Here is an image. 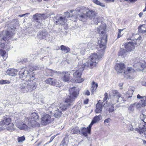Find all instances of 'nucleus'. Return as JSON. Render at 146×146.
<instances>
[{
    "label": "nucleus",
    "instance_id": "42",
    "mask_svg": "<svg viewBox=\"0 0 146 146\" xmlns=\"http://www.w3.org/2000/svg\"><path fill=\"white\" fill-rule=\"evenodd\" d=\"M10 83V82L7 80H1L0 81V84H5Z\"/></svg>",
    "mask_w": 146,
    "mask_h": 146
},
{
    "label": "nucleus",
    "instance_id": "26",
    "mask_svg": "<svg viewBox=\"0 0 146 146\" xmlns=\"http://www.w3.org/2000/svg\"><path fill=\"white\" fill-rule=\"evenodd\" d=\"M24 81V82L20 84L19 88L21 92L24 93H25L27 92V82H26L25 83V80Z\"/></svg>",
    "mask_w": 146,
    "mask_h": 146
},
{
    "label": "nucleus",
    "instance_id": "47",
    "mask_svg": "<svg viewBox=\"0 0 146 146\" xmlns=\"http://www.w3.org/2000/svg\"><path fill=\"white\" fill-rule=\"evenodd\" d=\"M12 46H11L9 44L6 43L5 45V49H6L7 50H9V49H11L12 48Z\"/></svg>",
    "mask_w": 146,
    "mask_h": 146
},
{
    "label": "nucleus",
    "instance_id": "55",
    "mask_svg": "<svg viewBox=\"0 0 146 146\" xmlns=\"http://www.w3.org/2000/svg\"><path fill=\"white\" fill-rule=\"evenodd\" d=\"M88 101L89 100L88 99H86L84 101V103L85 104H87L88 103Z\"/></svg>",
    "mask_w": 146,
    "mask_h": 146
},
{
    "label": "nucleus",
    "instance_id": "63",
    "mask_svg": "<svg viewBox=\"0 0 146 146\" xmlns=\"http://www.w3.org/2000/svg\"><path fill=\"white\" fill-rule=\"evenodd\" d=\"M49 71H50V72H51V74H53L55 72L54 71H53L52 70H49Z\"/></svg>",
    "mask_w": 146,
    "mask_h": 146
},
{
    "label": "nucleus",
    "instance_id": "8",
    "mask_svg": "<svg viewBox=\"0 0 146 146\" xmlns=\"http://www.w3.org/2000/svg\"><path fill=\"white\" fill-rule=\"evenodd\" d=\"M134 60V64L133 65L134 67L142 71H146V64L145 61L140 58H135Z\"/></svg>",
    "mask_w": 146,
    "mask_h": 146
},
{
    "label": "nucleus",
    "instance_id": "24",
    "mask_svg": "<svg viewBox=\"0 0 146 146\" xmlns=\"http://www.w3.org/2000/svg\"><path fill=\"white\" fill-rule=\"evenodd\" d=\"M18 72V69L17 70L15 69L10 68L7 70L6 73L7 75L13 76H16Z\"/></svg>",
    "mask_w": 146,
    "mask_h": 146
},
{
    "label": "nucleus",
    "instance_id": "6",
    "mask_svg": "<svg viewBox=\"0 0 146 146\" xmlns=\"http://www.w3.org/2000/svg\"><path fill=\"white\" fill-rule=\"evenodd\" d=\"M39 116L37 113L33 112L32 113L29 117L25 118L26 121H28V124L33 127H38L40 124L37 122L38 120Z\"/></svg>",
    "mask_w": 146,
    "mask_h": 146
},
{
    "label": "nucleus",
    "instance_id": "14",
    "mask_svg": "<svg viewBox=\"0 0 146 146\" xmlns=\"http://www.w3.org/2000/svg\"><path fill=\"white\" fill-rule=\"evenodd\" d=\"M16 125L20 129L25 130L26 131H29L30 128L25 124L22 122H18V121H16Z\"/></svg>",
    "mask_w": 146,
    "mask_h": 146
},
{
    "label": "nucleus",
    "instance_id": "50",
    "mask_svg": "<svg viewBox=\"0 0 146 146\" xmlns=\"http://www.w3.org/2000/svg\"><path fill=\"white\" fill-rule=\"evenodd\" d=\"M123 30V29L119 30L118 33V36H117L118 38H120V37H121V33Z\"/></svg>",
    "mask_w": 146,
    "mask_h": 146
},
{
    "label": "nucleus",
    "instance_id": "46",
    "mask_svg": "<svg viewBox=\"0 0 146 146\" xmlns=\"http://www.w3.org/2000/svg\"><path fill=\"white\" fill-rule=\"evenodd\" d=\"M137 98L138 99H141V100H146V96H141L139 94H138L137 95Z\"/></svg>",
    "mask_w": 146,
    "mask_h": 146
},
{
    "label": "nucleus",
    "instance_id": "62",
    "mask_svg": "<svg viewBox=\"0 0 146 146\" xmlns=\"http://www.w3.org/2000/svg\"><path fill=\"white\" fill-rule=\"evenodd\" d=\"M142 85L143 86H146V82H143L142 83Z\"/></svg>",
    "mask_w": 146,
    "mask_h": 146
},
{
    "label": "nucleus",
    "instance_id": "15",
    "mask_svg": "<svg viewBox=\"0 0 146 146\" xmlns=\"http://www.w3.org/2000/svg\"><path fill=\"white\" fill-rule=\"evenodd\" d=\"M54 21L58 24L64 25L67 22V20L65 17L56 16L54 19Z\"/></svg>",
    "mask_w": 146,
    "mask_h": 146
},
{
    "label": "nucleus",
    "instance_id": "29",
    "mask_svg": "<svg viewBox=\"0 0 146 146\" xmlns=\"http://www.w3.org/2000/svg\"><path fill=\"white\" fill-rule=\"evenodd\" d=\"M46 83L50 84L52 86H54L56 84L57 81L56 79L51 78H49L46 80Z\"/></svg>",
    "mask_w": 146,
    "mask_h": 146
},
{
    "label": "nucleus",
    "instance_id": "31",
    "mask_svg": "<svg viewBox=\"0 0 146 146\" xmlns=\"http://www.w3.org/2000/svg\"><path fill=\"white\" fill-rule=\"evenodd\" d=\"M117 91H115V94L113 95L111 100V104L114 105L115 104L118 102L117 96H119V95H117Z\"/></svg>",
    "mask_w": 146,
    "mask_h": 146
},
{
    "label": "nucleus",
    "instance_id": "32",
    "mask_svg": "<svg viewBox=\"0 0 146 146\" xmlns=\"http://www.w3.org/2000/svg\"><path fill=\"white\" fill-rule=\"evenodd\" d=\"M98 87V85L97 83H96L94 81L92 82V87L91 89V91L92 94H94Z\"/></svg>",
    "mask_w": 146,
    "mask_h": 146
},
{
    "label": "nucleus",
    "instance_id": "58",
    "mask_svg": "<svg viewBox=\"0 0 146 146\" xmlns=\"http://www.w3.org/2000/svg\"><path fill=\"white\" fill-rule=\"evenodd\" d=\"M143 13L142 12H141L139 14V17H142V15H143Z\"/></svg>",
    "mask_w": 146,
    "mask_h": 146
},
{
    "label": "nucleus",
    "instance_id": "2",
    "mask_svg": "<svg viewBox=\"0 0 146 146\" xmlns=\"http://www.w3.org/2000/svg\"><path fill=\"white\" fill-rule=\"evenodd\" d=\"M14 31L13 29H11V31H3L0 34V39L1 42L0 43V48H3L5 49V45L4 42L7 40L8 41L14 35ZM0 52L1 55L3 57V59L5 60L7 58V54L5 51L0 48Z\"/></svg>",
    "mask_w": 146,
    "mask_h": 146
},
{
    "label": "nucleus",
    "instance_id": "52",
    "mask_svg": "<svg viewBox=\"0 0 146 146\" xmlns=\"http://www.w3.org/2000/svg\"><path fill=\"white\" fill-rule=\"evenodd\" d=\"M85 95L87 96H89L90 95V92L88 90H87L85 92Z\"/></svg>",
    "mask_w": 146,
    "mask_h": 146
},
{
    "label": "nucleus",
    "instance_id": "9",
    "mask_svg": "<svg viewBox=\"0 0 146 146\" xmlns=\"http://www.w3.org/2000/svg\"><path fill=\"white\" fill-rule=\"evenodd\" d=\"M107 36L104 35L101 38L100 40L98 41V44L99 46V51L100 52H103L106 49V44L107 42Z\"/></svg>",
    "mask_w": 146,
    "mask_h": 146
},
{
    "label": "nucleus",
    "instance_id": "34",
    "mask_svg": "<svg viewBox=\"0 0 146 146\" xmlns=\"http://www.w3.org/2000/svg\"><path fill=\"white\" fill-rule=\"evenodd\" d=\"M139 32V33H146V25H143L138 28Z\"/></svg>",
    "mask_w": 146,
    "mask_h": 146
},
{
    "label": "nucleus",
    "instance_id": "53",
    "mask_svg": "<svg viewBox=\"0 0 146 146\" xmlns=\"http://www.w3.org/2000/svg\"><path fill=\"white\" fill-rule=\"evenodd\" d=\"M29 14V13H26V14H23V15H19V16L20 17H23L24 16H26V15H28Z\"/></svg>",
    "mask_w": 146,
    "mask_h": 146
},
{
    "label": "nucleus",
    "instance_id": "35",
    "mask_svg": "<svg viewBox=\"0 0 146 146\" xmlns=\"http://www.w3.org/2000/svg\"><path fill=\"white\" fill-rule=\"evenodd\" d=\"M127 54V51L123 48H121L118 53L119 56L123 57L125 56Z\"/></svg>",
    "mask_w": 146,
    "mask_h": 146
},
{
    "label": "nucleus",
    "instance_id": "21",
    "mask_svg": "<svg viewBox=\"0 0 146 146\" xmlns=\"http://www.w3.org/2000/svg\"><path fill=\"white\" fill-rule=\"evenodd\" d=\"M142 127L141 126V127L139 128H136L134 129L138 131L140 134H142L144 133L145 134L146 133L145 132L146 131V124L143 123V124L142 125Z\"/></svg>",
    "mask_w": 146,
    "mask_h": 146
},
{
    "label": "nucleus",
    "instance_id": "30",
    "mask_svg": "<svg viewBox=\"0 0 146 146\" xmlns=\"http://www.w3.org/2000/svg\"><path fill=\"white\" fill-rule=\"evenodd\" d=\"M135 103L136 107L138 109L142 107H144L145 106L146 104V100H141L138 103Z\"/></svg>",
    "mask_w": 146,
    "mask_h": 146
},
{
    "label": "nucleus",
    "instance_id": "49",
    "mask_svg": "<svg viewBox=\"0 0 146 146\" xmlns=\"http://www.w3.org/2000/svg\"><path fill=\"white\" fill-rule=\"evenodd\" d=\"M111 121V119L108 118L104 120V124H106L107 123H110V121Z\"/></svg>",
    "mask_w": 146,
    "mask_h": 146
},
{
    "label": "nucleus",
    "instance_id": "39",
    "mask_svg": "<svg viewBox=\"0 0 146 146\" xmlns=\"http://www.w3.org/2000/svg\"><path fill=\"white\" fill-rule=\"evenodd\" d=\"M61 49L64 51L66 53H67L70 51V49L68 47H66L64 45H62L60 46Z\"/></svg>",
    "mask_w": 146,
    "mask_h": 146
},
{
    "label": "nucleus",
    "instance_id": "45",
    "mask_svg": "<svg viewBox=\"0 0 146 146\" xmlns=\"http://www.w3.org/2000/svg\"><path fill=\"white\" fill-rule=\"evenodd\" d=\"M25 140V137L24 136L21 137H19L18 138V140L19 142H22Z\"/></svg>",
    "mask_w": 146,
    "mask_h": 146
},
{
    "label": "nucleus",
    "instance_id": "22",
    "mask_svg": "<svg viewBox=\"0 0 146 146\" xmlns=\"http://www.w3.org/2000/svg\"><path fill=\"white\" fill-rule=\"evenodd\" d=\"M102 118V116L100 115H96L93 118L91 122L89 125V129L91 127L92 125L94 124L98 123L99 121L101 120Z\"/></svg>",
    "mask_w": 146,
    "mask_h": 146
},
{
    "label": "nucleus",
    "instance_id": "59",
    "mask_svg": "<svg viewBox=\"0 0 146 146\" xmlns=\"http://www.w3.org/2000/svg\"><path fill=\"white\" fill-rule=\"evenodd\" d=\"M129 1L131 3H134L137 0H129Z\"/></svg>",
    "mask_w": 146,
    "mask_h": 146
},
{
    "label": "nucleus",
    "instance_id": "17",
    "mask_svg": "<svg viewBox=\"0 0 146 146\" xmlns=\"http://www.w3.org/2000/svg\"><path fill=\"white\" fill-rule=\"evenodd\" d=\"M125 66L122 62H119L116 64L115 66V69L118 73H121L124 71Z\"/></svg>",
    "mask_w": 146,
    "mask_h": 146
},
{
    "label": "nucleus",
    "instance_id": "27",
    "mask_svg": "<svg viewBox=\"0 0 146 146\" xmlns=\"http://www.w3.org/2000/svg\"><path fill=\"white\" fill-rule=\"evenodd\" d=\"M48 33L45 30L40 32L38 33V35L40 38L46 39L48 36Z\"/></svg>",
    "mask_w": 146,
    "mask_h": 146
},
{
    "label": "nucleus",
    "instance_id": "33",
    "mask_svg": "<svg viewBox=\"0 0 146 146\" xmlns=\"http://www.w3.org/2000/svg\"><path fill=\"white\" fill-rule=\"evenodd\" d=\"M134 38H133L131 39V40H136V42H135V44H139L140 41L141 39V37L138 35H135V36Z\"/></svg>",
    "mask_w": 146,
    "mask_h": 146
},
{
    "label": "nucleus",
    "instance_id": "64",
    "mask_svg": "<svg viewBox=\"0 0 146 146\" xmlns=\"http://www.w3.org/2000/svg\"><path fill=\"white\" fill-rule=\"evenodd\" d=\"M146 5H145V8L143 10V12H145V11H146Z\"/></svg>",
    "mask_w": 146,
    "mask_h": 146
},
{
    "label": "nucleus",
    "instance_id": "1",
    "mask_svg": "<svg viewBox=\"0 0 146 146\" xmlns=\"http://www.w3.org/2000/svg\"><path fill=\"white\" fill-rule=\"evenodd\" d=\"M70 95L65 100V104H61L60 107H55L54 104L47 105L46 106V110H49L51 113L53 110L54 116L56 118L59 117L61 114V111L66 110L67 106L72 105L79 94V90L75 88H72L69 90Z\"/></svg>",
    "mask_w": 146,
    "mask_h": 146
},
{
    "label": "nucleus",
    "instance_id": "60",
    "mask_svg": "<svg viewBox=\"0 0 146 146\" xmlns=\"http://www.w3.org/2000/svg\"><path fill=\"white\" fill-rule=\"evenodd\" d=\"M142 121L144 123H145L146 124V118L144 119H143Z\"/></svg>",
    "mask_w": 146,
    "mask_h": 146
},
{
    "label": "nucleus",
    "instance_id": "41",
    "mask_svg": "<svg viewBox=\"0 0 146 146\" xmlns=\"http://www.w3.org/2000/svg\"><path fill=\"white\" fill-rule=\"evenodd\" d=\"M104 28L102 27V26H100V27L98 28V31L99 33H100V32H101V34L103 35L104 33Z\"/></svg>",
    "mask_w": 146,
    "mask_h": 146
},
{
    "label": "nucleus",
    "instance_id": "40",
    "mask_svg": "<svg viewBox=\"0 0 146 146\" xmlns=\"http://www.w3.org/2000/svg\"><path fill=\"white\" fill-rule=\"evenodd\" d=\"M92 1L94 3L98 5H100L102 7L105 6V5L103 3H101L100 1L98 0H92Z\"/></svg>",
    "mask_w": 146,
    "mask_h": 146
},
{
    "label": "nucleus",
    "instance_id": "5",
    "mask_svg": "<svg viewBox=\"0 0 146 146\" xmlns=\"http://www.w3.org/2000/svg\"><path fill=\"white\" fill-rule=\"evenodd\" d=\"M76 10L78 12H86L87 17L91 19H94L95 21H97V22H99V17L96 15V12L92 10H89L84 7H80L77 8Z\"/></svg>",
    "mask_w": 146,
    "mask_h": 146
},
{
    "label": "nucleus",
    "instance_id": "13",
    "mask_svg": "<svg viewBox=\"0 0 146 146\" xmlns=\"http://www.w3.org/2000/svg\"><path fill=\"white\" fill-rule=\"evenodd\" d=\"M43 16L42 15L40 14H36L35 15H33V18L34 20L36 21V27L38 28H40L42 27L41 26V23L40 21L38 22V20H40L42 19Z\"/></svg>",
    "mask_w": 146,
    "mask_h": 146
},
{
    "label": "nucleus",
    "instance_id": "37",
    "mask_svg": "<svg viewBox=\"0 0 146 146\" xmlns=\"http://www.w3.org/2000/svg\"><path fill=\"white\" fill-rule=\"evenodd\" d=\"M117 95H119V96H117L118 102H119L121 103H123L125 101L124 98L121 96V95L117 92Z\"/></svg>",
    "mask_w": 146,
    "mask_h": 146
},
{
    "label": "nucleus",
    "instance_id": "43",
    "mask_svg": "<svg viewBox=\"0 0 146 146\" xmlns=\"http://www.w3.org/2000/svg\"><path fill=\"white\" fill-rule=\"evenodd\" d=\"M79 132L78 128L77 127L74 128L71 130V132L73 134H77Z\"/></svg>",
    "mask_w": 146,
    "mask_h": 146
},
{
    "label": "nucleus",
    "instance_id": "44",
    "mask_svg": "<svg viewBox=\"0 0 146 146\" xmlns=\"http://www.w3.org/2000/svg\"><path fill=\"white\" fill-rule=\"evenodd\" d=\"M104 97L103 99V103H104L106 102V103H107L108 100V94L107 93H105L104 94Z\"/></svg>",
    "mask_w": 146,
    "mask_h": 146
},
{
    "label": "nucleus",
    "instance_id": "54",
    "mask_svg": "<svg viewBox=\"0 0 146 146\" xmlns=\"http://www.w3.org/2000/svg\"><path fill=\"white\" fill-rule=\"evenodd\" d=\"M129 128L130 130L133 131L134 129L133 128L132 125H130L129 126Z\"/></svg>",
    "mask_w": 146,
    "mask_h": 146
},
{
    "label": "nucleus",
    "instance_id": "25",
    "mask_svg": "<svg viewBox=\"0 0 146 146\" xmlns=\"http://www.w3.org/2000/svg\"><path fill=\"white\" fill-rule=\"evenodd\" d=\"M62 80L64 82L69 81L70 79V74L67 72H63L62 73Z\"/></svg>",
    "mask_w": 146,
    "mask_h": 146
},
{
    "label": "nucleus",
    "instance_id": "51",
    "mask_svg": "<svg viewBox=\"0 0 146 146\" xmlns=\"http://www.w3.org/2000/svg\"><path fill=\"white\" fill-rule=\"evenodd\" d=\"M141 119L142 121V119H146V115L143 114H142V115H141Z\"/></svg>",
    "mask_w": 146,
    "mask_h": 146
},
{
    "label": "nucleus",
    "instance_id": "7",
    "mask_svg": "<svg viewBox=\"0 0 146 146\" xmlns=\"http://www.w3.org/2000/svg\"><path fill=\"white\" fill-rule=\"evenodd\" d=\"M89 59L90 62H85L86 60L84 59L82 60V63L86 66L94 67L98 62L99 58L96 54H93L90 56Z\"/></svg>",
    "mask_w": 146,
    "mask_h": 146
},
{
    "label": "nucleus",
    "instance_id": "20",
    "mask_svg": "<svg viewBox=\"0 0 146 146\" xmlns=\"http://www.w3.org/2000/svg\"><path fill=\"white\" fill-rule=\"evenodd\" d=\"M91 44L88 43V44H82L81 46V51L80 53L81 54L83 55L84 54V52L86 50L88 51L89 49L90 48H91Z\"/></svg>",
    "mask_w": 146,
    "mask_h": 146
},
{
    "label": "nucleus",
    "instance_id": "19",
    "mask_svg": "<svg viewBox=\"0 0 146 146\" xmlns=\"http://www.w3.org/2000/svg\"><path fill=\"white\" fill-rule=\"evenodd\" d=\"M11 119L8 116L5 117L0 122V125L4 127L11 123Z\"/></svg>",
    "mask_w": 146,
    "mask_h": 146
},
{
    "label": "nucleus",
    "instance_id": "12",
    "mask_svg": "<svg viewBox=\"0 0 146 146\" xmlns=\"http://www.w3.org/2000/svg\"><path fill=\"white\" fill-rule=\"evenodd\" d=\"M51 116L48 114L44 115L41 118V122L42 125H46L51 122Z\"/></svg>",
    "mask_w": 146,
    "mask_h": 146
},
{
    "label": "nucleus",
    "instance_id": "18",
    "mask_svg": "<svg viewBox=\"0 0 146 146\" xmlns=\"http://www.w3.org/2000/svg\"><path fill=\"white\" fill-rule=\"evenodd\" d=\"M103 107V103L101 100H99L96 105V108L95 110V112L96 113H101Z\"/></svg>",
    "mask_w": 146,
    "mask_h": 146
},
{
    "label": "nucleus",
    "instance_id": "16",
    "mask_svg": "<svg viewBox=\"0 0 146 146\" xmlns=\"http://www.w3.org/2000/svg\"><path fill=\"white\" fill-rule=\"evenodd\" d=\"M30 80L28 83H27V91H28L30 92H31L33 90L36 89V85L35 82L34 81H31Z\"/></svg>",
    "mask_w": 146,
    "mask_h": 146
},
{
    "label": "nucleus",
    "instance_id": "38",
    "mask_svg": "<svg viewBox=\"0 0 146 146\" xmlns=\"http://www.w3.org/2000/svg\"><path fill=\"white\" fill-rule=\"evenodd\" d=\"M13 126L14 125L13 124L11 123L8 125H6V126H4L3 127L5 128H6L7 130H11L13 129Z\"/></svg>",
    "mask_w": 146,
    "mask_h": 146
},
{
    "label": "nucleus",
    "instance_id": "56",
    "mask_svg": "<svg viewBox=\"0 0 146 146\" xmlns=\"http://www.w3.org/2000/svg\"><path fill=\"white\" fill-rule=\"evenodd\" d=\"M130 92H131V94L129 95V96L127 97V98H129L131 97L132 96V91H128V92H129V93H130Z\"/></svg>",
    "mask_w": 146,
    "mask_h": 146
},
{
    "label": "nucleus",
    "instance_id": "3",
    "mask_svg": "<svg viewBox=\"0 0 146 146\" xmlns=\"http://www.w3.org/2000/svg\"><path fill=\"white\" fill-rule=\"evenodd\" d=\"M18 71L19 78L22 80L28 82L35 78L33 72L26 68L19 69Z\"/></svg>",
    "mask_w": 146,
    "mask_h": 146
},
{
    "label": "nucleus",
    "instance_id": "48",
    "mask_svg": "<svg viewBox=\"0 0 146 146\" xmlns=\"http://www.w3.org/2000/svg\"><path fill=\"white\" fill-rule=\"evenodd\" d=\"M110 105H111V106L109 108L108 111L109 112H112L114 110L113 107L114 105L111 104Z\"/></svg>",
    "mask_w": 146,
    "mask_h": 146
},
{
    "label": "nucleus",
    "instance_id": "10",
    "mask_svg": "<svg viewBox=\"0 0 146 146\" xmlns=\"http://www.w3.org/2000/svg\"><path fill=\"white\" fill-rule=\"evenodd\" d=\"M134 70L131 67H128L124 71V76L126 78L132 79L134 78L133 73Z\"/></svg>",
    "mask_w": 146,
    "mask_h": 146
},
{
    "label": "nucleus",
    "instance_id": "36",
    "mask_svg": "<svg viewBox=\"0 0 146 146\" xmlns=\"http://www.w3.org/2000/svg\"><path fill=\"white\" fill-rule=\"evenodd\" d=\"M136 103L131 104L128 107V110L130 113H133L134 110Z\"/></svg>",
    "mask_w": 146,
    "mask_h": 146
},
{
    "label": "nucleus",
    "instance_id": "4",
    "mask_svg": "<svg viewBox=\"0 0 146 146\" xmlns=\"http://www.w3.org/2000/svg\"><path fill=\"white\" fill-rule=\"evenodd\" d=\"M79 64L78 69L72 70L71 72V73L73 74L74 76L76 78L75 80L74 81L75 83H80L84 80V79L81 78L80 77L82 72L84 70V68L86 66L82 63ZM72 81H74L73 80Z\"/></svg>",
    "mask_w": 146,
    "mask_h": 146
},
{
    "label": "nucleus",
    "instance_id": "57",
    "mask_svg": "<svg viewBox=\"0 0 146 146\" xmlns=\"http://www.w3.org/2000/svg\"><path fill=\"white\" fill-rule=\"evenodd\" d=\"M44 103V102L42 100H39L38 101V103L39 104H41Z\"/></svg>",
    "mask_w": 146,
    "mask_h": 146
},
{
    "label": "nucleus",
    "instance_id": "28",
    "mask_svg": "<svg viewBox=\"0 0 146 146\" xmlns=\"http://www.w3.org/2000/svg\"><path fill=\"white\" fill-rule=\"evenodd\" d=\"M89 128V125L87 128L84 127L81 128V132L84 136L86 137L87 136V133L89 134L90 133L91 127L90 129Z\"/></svg>",
    "mask_w": 146,
    "mask_h": 146
},
{
    "label": "nucleus",
    "instance_id": "61",
    "mask_svg": "<svg viewBox=\"0 0 146 146\" xmlns=\"http://www.w3.org/2000/svg\"><path fill=\"white\" fill-rule=\"evenodd\" d=\"M54 137H51L50 139V142H51L52 140H53V139L54 138Z\"/></svg>",
    "mask_w": 146,
    "mask_h": 146
},
{
    "label": "nucleus",
    "instance_id": "23",
    "mask_svg": "<svg viewBox=\"0 0 146 146\" xmlns=\"http://www.w3.org/2000/svg\"><path fill=\"white\" fill-rule=\"evenodd\" d=\"M133 42H131L125 44V47L127 52H130L134 49V46L133 45Z\"/></svg>",
    "mask_w": 146,
    "mask_h": 146
},
{
    "label": "nucleus",
    "instance_id": "11",
    "mask_svg": "<svg viewBox=\"0 0 146 146\" xmlns=\"http://www.w3.org/2000/svg\"><path fill=\"white\" fill-rule=\"evenodd\" d=\"M77 8L75 10L76 13V17L78 18L79 19L83 22H85L86 20V18L87 16L86 12H78L76 10Z\"/></svg>",
    "mask_w": 146,
    "mask_h": 146
}]
</instances>
